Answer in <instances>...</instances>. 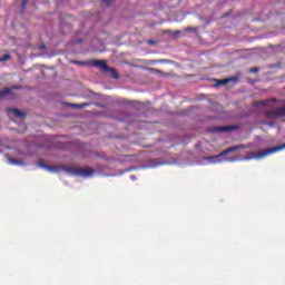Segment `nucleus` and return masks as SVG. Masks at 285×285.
<instances>
[{
	"mask_svg": "<svg viewBox=\"0 0 285 285\" xmlns=\"http://www.w3.org/2000/svg\"><path fill=\"white\" fill-rule=\"evenodd\" d=\"M285 149V144L272 147L268 149L259 150V151H252L248 156L247 159H264V157H268V155H273L274 153H279V150Z\"/></svg>",
	"mask_w": 285,
	"mask_h": 285,
	"instance_id": "f257e3e1",
	"label": "nucleus"
},
{
	"mask_svg": "<svg viewBox=\"0 0 285 285\" xmlns=\"http://www.w3.org/2000/svg\"><path fill=\"white\" fill-rule=\"evenodd\" d=\"M267 119H282L285 117V106L265 112Z\"/></svg>",
	"mask_w": 285,
	"mask_h": 285,
	"instance_id": "f03ea898",
	"label": "nucleus"
},
{
	"mask_svg": "<svg viewBox=\"0 0 285 285\" xmlns=\"http://www.w3.org/2000/svg\"><path fill=\"white\" fill-rule=\"evenodd\" d=\"M94 68H100V70H104L105 72H108V70H112L111 67H108V62L106 60H91L89 62Z\"/></svg>",
	"mask_w": 285,
	"mask_h": 285,
	"instance_id": "7ed1b4c3",
	"label": "nucleus"
},
{
	"mask_svg": "<svg viewBox=\"0 0 285 285\" xmlns=\"http://www.w3.org/2000/svg\"><path fill=\"white\" fill-rule=\"evenodd\" d=\"M73 175H81L82 177H90L95 170L90 167L86 168H73L72 169Z\"/></svg>",
	"mask_w": 285,
	"mask_h": 285,
	"instance_id": "20e7f679",
	"label": "nucleus"
},
{
	"mask_svg": "<svg viewBox=\"0 0 285 285\" xmlns=\"http://www.w3.org/2000/svg\"><path fill=\"white\" fill-rule=\"evenodd\" d=\"M243 148H246V146L237 145V146L229 147L223 150L217 157H225V155H228L229 153H235V150H242Z\"/></svg>",
	"mask_w": 285,
	"mask_h": 285,
	"instance_id": "39448f33",
	"label": "nucleus"
},
{
	"mask_svg": "<svg viewBox=\"0 0 285 285\" xmlns=\"http://www.w3.org/2000/svg\"><path fill=\"white\" fill-rule=\"evenodd\" d=\"M230 130H237V126H222V127H214L212 129L213 132H230Z\"/></svg>",
	"mask_w": 285,
	"mask_h": 285,
	"instance_id": "423d86ee",
	"label": "nucleus"
},
{
	"mask_svg": "<svg viewBox=\"0 0 285 285\" xmlns=\"http://www.w3.org/2000/svg\"><path fill=\"white\" fill-rule=\"evenodd\" d=\"M38 166H39L40 168H43L45 170H49L50 173H55V170H57L56 167L50 166V165H47V164L43 161V159L38 160Z\"/></svg>",
	"mask_w": 285,
	"mask_h": 285,
	"instance_id": "0eeeda50",
	"label": "nucleus"
},
{
	"mask_svg": "<svg viewBox=\"0 0 285 285\" xmlns=\"http://www.w3.org/2000/svg\"><path fill=\"white\" fill-rule=\"evenodd\" d=\"M8 112H12V115L19 117L20 119L26 117V114H23V111H21L20 109L9 108Z\"/></svg>",
	"mask_w": 285,
	"mask_h": 285,
	"instance_id": "6e6552de",
	"label": "nucleus"
},
{
	"mask_svg": "<svg viewBox=\"0 0 285 285\" xmlns=\"http://www.w3.org/2000/svg\"><path fill=\"white\" fill-rule=\"evenodd\" d=\"M8 95H12L11 88H4L0 91V99H4V97H8Z\"/></svg>",
	"mask_w": 285,
	"mask_h": 285,
	"instance_id": "1a4fd4ad",
	"label": "nucleus"
},
{
	"mask_svg": "<svg viewBox=\"0 0 285 285\" xmlns=\"http://www.w3.org/2000/svg\"><path fill=\"white\" fill-rule=\"evenodd\" d=\"M88 106H90V104H88V102H83V104H79V105L70 104L71 108H88Z\"/></svg>",
	"mask_w": 285,
	"mask_h": 285,
	"instance_id": "9d476101",
	"label": "nucleus"
},
{
	"mask_svg": "<svg viewBox=\"0 0 285 285\" xmlns=\"http://www.w3.org/2000/svg\"><path fill=\"white\" fill-rule=\"evenodd\" d=\"M10 59H12V56H10V53H6L3 57H0V62L10 61Z\"/></svg>",
	"mask_w": 285,
	"mask_h": 285,
	"instance_id": "9b49d317",
	"label": "nucleus"
},
{
	"mask_svg": "<svg viewBox=\"0 0 285 285\" xmlns=\"http://www.w3.org/2000/svg\"><path fill=\"white\" fill-rule=\"evenodd\" d=\"M71 63H75L76 66H88V62L79 60H72Z\"/></svg>",
	"mask_w": 285,
	"mask_h": 285,
	"instance_id": "f8f14e48",
	"label": "nucleus"
},
{
	"mask_svg": "<svg viewBox=\"0 0 285 285\" xmlns=\"http://www.w3.org/2000/svg\"><path fill=\"white\" fill-rule=\"evenodd\" d=\"M108 72H111V75L114 76V79H119V72H117L115 68H112V70H108Z\"/></svg>",
	"mask_w": 285,
	"mask_h": 285,
	"instance_id": "ddd939ff",
	"label": "nucleus"
},
{
	"mask_svg": "<svg viewBox=\"0 0 285 285\" xmlns=\"http://www.w3.org/2000/svg\"><path fill=\"white\" fill-rule=\"evenodd\" d=\"M228 83H230V78H226V79L219 80V86H226Z\"/></svg>",
	"mask_w": 285,
	"mask_h": 285,
	"instance_id": "4468645a",
	"label": "nucleus"
},
{
	"mask_svg": "<svg viewBox=\"0 0 285 285\" xmlns=\"http://www.w3.org/2000/svg\"><path fill=\"white\" fill-rule=\"evenodd\" d=\"M10 164H13V165L21 164V160L10 159Z\"/></svg>",
	"mask_w": 285,
	"mask_h": 285,
	"instance_id": "2eb2a0df",
	"label": "nucleus"
},
{
	"mask_svg": "<svg viewBox=\"0 0 285 285\" xmlns=\"http://www.w3.org/2000/svg\"><path fill=\"white\" fill-rule=\"evenodd\" d=\"M249 72H259V68L254 67V68L249 69Z\"/></svg>",
	"mask_w": 285,
	"mask_h": 285,
	"instance_id": "dca6fc26",
	"label": "nucleus"
},
{
	"mask_svg": "<svg viewBox=\"0 0 285 285\" xmlns=\"http://www.w3.org/2000/svg\"><path fill=\"white\" fill-rule=\"evenodd\" d=\"M104 3H106V6H110V0H102Z\"/></svg>",
	"mask_w": 285,
	"mask_h": 285,
	"instance_id": "f3484780",
	"label": "nucleus"
},
{
	"mask_svg": "<svg viewBox=\"0 0 285 285\" xmlns=\"http://www.w3.org/2000/svg\"><path fill=\"white\" fill-rule=\"evenodd\" d=\"M27 3H28V0H22V8H26Z\"/></svg>",
	"mask_w": 285,
	"mask_h": 285,
	"instance_id": "a211bd4d",
	"label": "nucleus"
},
{
	"mask_svg": "<svg viewBox=\"0 0 285 285\" xmlns=\"http://www.w3.org/2000/svg\"><path fill=\"white\" fill-rule=\"evenodd\" d=\"M186 32H193V28L191 27H187L186 28Z\"/></svg>",
	"mask_w": 285,
	"mask_h": 285,
	"instance_id": "6ab92c4d",
	"label": "nucleus"
},
{
	"mask_svg": "<svg viewBox=\"0 0 285 285\" xmlns=\"http://www.w3.org/2000/svg\"><path fill=\"white\" fill-rule=\"evenodd\" d=\"M14 90H21V86H14L12 87Z\"/></svg>",
	"mask_w": 285,
	"mask_h": 285,
	"instance_id": "aec40b11",
	"label": "nucleus"
},
{
	"mask_svg": "<svg viewBox=\"0 0 285 285\" xmlns=\"http://www.w3.org/2000/svg\"><path fill=\"white\" fill-rule=\"evenodd\" d=\"M148 43H149V46H155V41H153V40H149Z\"/></svg>",
	"mask_w": 285,
	"mask_h": 285,
	"instance_id": "412c9836",
	"label": "nucleus"
},
{
	"mask_svg": "<svg viewBox=\"0 0 285 285\" xmlns=\"http://www.w3.org/2000/svg\"><path fill=\"white\" fill-rule=\"evenodd\" d=\"M40 50H46V45L40 46Z\"/></svg>",
	"mask_w": 285,
	"mask_h": 285,
	"instance_id": "4be33fe9",
	"label": "nucleus"
},
{
	"mask_svg": "<svg viewBox=\"0 0 285 285\" xmlns=\"http://www.w3.org/2000/svg\"><path fill=\"white\" fill-rule=\"evenodd\" d=\"M264 105V102H255V106Z\"/></svg>",
	"mask_w": 285,
	"mask_h": 285,
	"instance_id": "5701e85b",
	"label": "nucleus"
},
{
	"mask_svg": "<svg viewBox=\"0 0 285 285\" xmlns=\"http://www.w3.org/2000/svg\"><path fill=\"white\" fill-rule=\"evenodd\" d=\"M131 179H136V177H135V176H131Z\"/></svg>",
	"mask_w": 285,
	"mask_h": 285,
	"instance_id": "b1692460",
	"label": "nucleus"
}]
</instances>
